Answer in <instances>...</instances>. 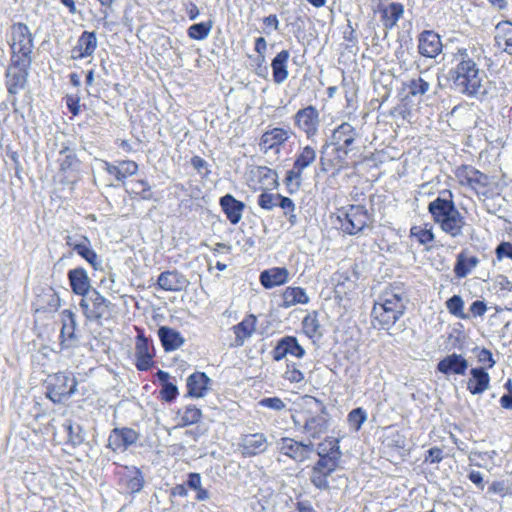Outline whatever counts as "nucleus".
I'll use <instances>...</instances> for the list:
<instances>
[{"instance_id": "1", "label": "nucleus", "mask_w": 512, "mask_h": 512, "mask_svg": "<svg viewBox=\"0 0 512 512\" xmlns=\"http://www.w3.org/2000/svg\"><path fill=\"white\" fill-rule=\"evenodd\" d=\"M455 68L451 71L455 89L470 97L484 94L483 82L486 73L479 68L473 55L467 49H458L454 55Z\"/></svg>"}, {"instance_id": "2", "label": "nucleus", "mask_w": 512, "mask_h": 512, "mask_svg": "<svg viewBox=\"0 0 512 512\" xmlns=\"http://www.w3.org/2000/svg\"><path fill=\"white\" fill-rule=\"evenodd\" d=\"M428 211L441 230L452 237L462 235L465 218L456 208L450 191H443L440 196L429 203Z\"/></svg>"}, {"instance_id": "3", "label": "nucleus", "mask_w": 512, "mask_h": 512, "mask_svg": "<svg viewBox=\"0 0 512 512\" xmlns=\"http://www.w3.org/2000/svg\"><path fill=\"white\" fill-rule=\"evenodd\" d=\"M304 404L306 411L293 417L294 424L301 427L309 439H318L328 428L326 408L321 401L312 396H306Z\"/></svg>"}, {"instance_id": "4", "label": "nucleus", "mask_w": 512, "mask_h": 512, "mask_svg": "<svg viewBox=\"0 0 512 512\" xmlns=\"http://www.w3.org/2000/svg\"><path fill=\"white\" fill-rule=\"evenodd\" d=\"M404 310L402 296L394 290H386L373 306L372 323L374 327L389 329L403 315Z\"/></svg>"}, {"instance_id": "5", "label": "nucleus", "mask_w": 512, "mask_h": 512, "mask_svg": "<svg viewBox=\"0 0 512 512\" xmlns=\"http://www.w3.org/2000/svg\"><path fill=\"white\" fill-rule=\"evenodd\" d=\"M8 43L11 49V61L16 65L31 66L34 44L32 34L25 24L17 23L11 27Z\"/></svg>"}, {"instance_id": "6", "label": "nucleus", "mask_w": 512, "mask_h": 512, "mask_svg": "<svg viewBox=\"0 0 512 512\" xmlns=\"http://www.w3.org/2000/svg\"><path fill=\"white\" fill-rule=\"evenodd\" d=\"M336 219L345 233L354 235L368 226L370 215L363 206L350 205L339 209Z\"/></svg>"}, {"instance_id": "7", "label": "nucleus", "mask_w": 512, "mask_h": 512, "mask_svg": "<svg viewBox=\"0 0 512 512\" xmlns=\"http://www.w3.org/2000/svg\"><path fill=\"white\" fill-rule=\"evenodd\" d=\"M77 380L66 373H56L49 378L46 396L54 403H61L76 392Z\"/></svg>"}, {"instance_id": "8", "label": "nucleus", "mask_w": 512, "mask_h": 512, "mask_svg": "<svg viewBox=\"0 0 512 512\" xmlns=\"http://www.w3.org/2000/svg\"><path fill=\"white\" fill-rule=\"evenodd\" d=\"M111 302L103 297L97 290L92 289L80 301L83 314L90 321H99L109 311Z\"/></svg>"}, {"instance_id": "9", "label": "nucleus", "mask_w": 512, "mask_h": 512, "mask_svg": "<svg viewBox=\"0 0 512 512\" xmlns=\"http://www.w3.org/2000/svg\"><path fill=\"white\" fill-rule=\"evenodd\" d=\"M66 245L85 259L93 268L98 269L101 265L98 255L93 250L91 241L85 235L68 234L65 236Z\"/></svg>"}, {"instance_id": "10", "label": "nucleus", "mask_w": 512, "mask_h": 512, "mask_svg": "<svg viewBox=\"0 0 512 512\" xmlns=\"http://www.w3.org/2000/svg\"><path fill=\"white\" fill-rule=\"evenodd\" d=\"M268 449V439L263 433H248L241 435L238 450L245 458L263 454Z\"/></svg>"}, {"instance_id": "11", "label": "nucleus", "mask_w": 512, "mask_h": 512, "mask_svg": "<svg viewBox=\"0 0 512 512\" xmlns=\"http://www.w3.org/2000/svg\"><path fill=\"white\" fill-rule=\"evenodd\" d=\"M62 327L60 332V351H69L77 346L76 316L71 310H64L61 313Z\"/></svg>"}, {"instance_id": "12", "label": "nucleus", "mask_w": 512, "mask_h": 512, "mask_svg": "<svg viewBox=\"0 0 512 512\" xmlns=\"http://www.w3.org/2000/svg\"><path fill=\"white\" fill-rule=\"evenodd\" d=\"M279 450L282 454L303 462L314 452V445L311 440L307 443L297 442L292 438H282L279 443Z\"/></svg>"}, {"instance_id": "13", "label": "nucleus", "mask_w": 512, "mask_h": 512, "mask_svg": "<svg viewBox=\"0 0 512 512\" xmlns=\"http://www.w3.org/2000/svg\"><path fill=\"white\" fill-rule=\"evenodd\" d=\"M338 464L331 458L319 459L313 466L310 480L319 489L329 487L328 477L336 470Z\"/></svg>"}, {"instance_id": "14", "label": "nucleus", "mask_w": 512, "mask_h": 512, "mask_svg": "<svg viewBox=\"0 0 512 512\" xmlns=\"http://www.w3.org/2000/svg\"><path fill=\"white\" fill-rule=\"evenodd\" d=\"M250 182L255 190H271L277 185V174L265 166H257L250 170Z\"/></svg>"}, {"instance_id": "15", "label": "nucleus", "mask_w": 512, "mask_h": 512, "mask_svg": "<svg viewBox=\"0 0 512 512\" xmlns=\"http://www.w3.org/2000/svg\"><path fill=\"white\" fill-rule=\"evenodd\" d=\"M469 367L468 361L461 355L452 353L441 359L437 370L444 375H465Z\"/></svg>"}, {"instance_id": "16", "label": "nucleus", "mask_w": 512, "mask_h": 512, "mask_svg": "<svg viewBox=\"0 0 512 512\" xmlns=\"http://www.w3.org/2000/svg\"><path fill=\"white\" fill-rule=\"evenodd\" d=\"M153 356V349L148 339L143 334H139L135 343V365L137 369L140 371L148 370L152 366Z\"/></svg>"}, {"instance_id": "17", "label": "nucleus", "mask_w": 512, "mask_h": 512, "mask_svg": "<svg viewBox=\"0 0 512 512\" xmlns=\"http://www.w3.org/2000/svg\"><path fill=\"white\" fill-rule=\"evenodd\" d=\"M357 136L358 133L355 128L351 124L345 122L333 131L332 144L337 146L338 150L347 154Z\"/></svg>"}, {"instance_id": "18", "label": "nucleus", "mask_w": 512, "mask_h": 512, "mask_svg": "<svg viewBox=\"0 0 512 512\" xmlns=\"http://www.w3.org/2000/svg\"><path fill=\"white\" fill-rule=\"evenodd\" d=\"M295 122L308 137L313 136L316 134L319 124L318 111L313 106L301 109L296 113Z\"/></svg>"}, {"instance_id": "19", "label": "nucleus", "mask_w": 512, "mask_h": 512, "mask_svg": "<svg viewBox=\"0 0 512 512\" xmlns=\"http://www.w3.org/2000/svg\"><path fill=\"white\" fill-rule=\"evenodd\" d=\"M98 46L96 34L84 31L72 49L71 57L75 60L87 58L93 55Z\"/></svg>"}, {"instance_id": "20", "label": "nucleus", "mask_w": 512, "mask_h": 512, "mask_svg": "<svg viewBox=\"0 0 512 512\" xmlns=\"http://www.w3.org/2000/svg\"><path fill=\"white\" fill-rule=\"evenodd\" d=\"M138 440V434L136 431L130 428L114 429L109 438L108 446L114 450H125L127 447L136 443Z\"/></svg>"}, {"instance_id": "21", "label": "nucleus", "mask_w": 512, "mask_h": 512, "mask_svg": "<svg viewBox=\"0 0 512 512\" xmlns=\"http://www.w3.org/2000/svg\"><path fill=\"white\" fill-rule=\"evenodd\" d=\"M418 49L419 53L425 57H436L442 49L439 35L433 31H424L419 37Z\"/></svg>"}, {"instance_id": "22", "label": "nucleus", "mask_w": 512, "mask_h": 512, "mask_svg": "<svg viewBox=\"0 0 512 512\" xmlns=\"http://www.w3.org/2000/svg\"><path fill=\"white\" fill-rule=\"evenodd\" d=\"M288 354L297 358H302L305 354V350L294 337H285L280 340L273 351V358L276 361H280Z\"/></svg>"}, {"instance_id": "23", "label": "nucleus", "mask_w": 512, "mask_h": 512, "mask_svg": "<svg viewBox=\"0 0 512 512\" xmlns=\"http://www.w3.org/2000/svg\"><path fill=\"white\" fill-rule=\"evenodd\" d=\"M490 387V376L484 368H472L467 380V390L473 395H479Z\"/></svg>"}, {"instance_id": "24", "label": "nucleus", "mask_w": 512, "mask_h": 512, "mask_svg": "<svg viewBox=\"0 0 512 512\" xmlns=\"http://www.w3.org/2000/svg\"><path fill=\"white\" fill-rule=\"evenodd\" d=\"M68 280L72 291L80 296H86L92 289L90 279L84 268L78 267L68 272Z\"/></svg>"}, {"instance_id": "25", "label": "nucleus", "mask_w": 512, "mask_h": 512, "mask_svg": "<svg viewBox=\"0 0 512 512\" xmlns=\"http://www.w3.org/2000/svg\"><path fill=\"white\" fill-rule=\"evenodd\" d=\"M30 66L16 65L11 61L8 69V91L12 94L17 93L20 89L24 88L27 82L28 70Z\"/></svg>"}, {"instance_id": "26", "label": "nucleus", "mask_w": 512, "mask_h": 512, "mask_svg": "<svg viewBox=\"0 0 512 512\" xmlns=\"http://www.w3.org/2000/svg\"><path fill=\"white\" fill-rule=\"evenodd\" d=\"M188 280L177 271H166L159 275L157 284L165 291H180L187 287Z\"/></svg>"}, {"instance_id": "27", "label": "nucleus", "mask_w": 512, "mask_h": 512, "mask_svg": "<svg viewBox=\"0 0 512 512\" xmlns=\"http://www.w3.org/2000/svg\"><path fill=\"white\" fill-rule=\"evenodd\" d=\"M289 271L284 267H273L260 274V282L266 289L280 286L288 282Z\"/></svg>"}, {"instance_id": "28", "label": "nucleus", "mask_w": 512, "mask_h": 512, "mask_svg": "<svg viewBox=\"0 0 512 512\" xmlns=\"http://www.w3.org/2000/svg\"><path fill=\"white\" fill-rule=\"evenodd\" d=\"M290 135V130L283 128H273L268 130L261 137V149L266 152L269 149L277 148L284 144L290 138Z\"/></svg>"}, {"instance_id": "29", "label": "nucleus", "mask_w": 512, "mask_h": 512, "mask_svg": "<svg viewBox=\"0 0 512 512\" xmlns=\"http://www.w3.org/2000/svg\"><path fill=\"white\" fill-rule=\"evenodd\" d=\"M220 205L226 217L232 224H237L242 218V213L245 208L243 202L236 200L232 195L226 194L221 197Z\"/></svg>"}, {"instance_id": "30", "label": "nucleus", "mask_w": 512, "mask_h": 512, "mask_svg": "<svg viewBox=\"0 0 512 512\" xmlns=\"http://www.w3.org/2000/svg\"><path fill=\"white\" fill-rule=\"evenodd\" d=\"M256 330V317L249 315L245 317L240 323L233 327L235 340L232 343L235 347H240L244 344L245 340L250 338Z\"/></svg>"}, {"instance_id": "31", "label": "nucleus", "mask_w": 512, "mask_h": 512, "mask_svg": "<svg viewBox=\"0 0 512 512\" xmlns=\"http://www.w3.org/2000/svg\"><path fill=\"white\" fill-rule=\"evenodd\" d=\"M479 264L477 256L472 255L468 250H463L457 255L454 266V273L457 278H464L470 274Z\"/></svg>"}, {"instance_id": "32", "label": "nucleus", "mask_w": 512, "mask_h": 512, "mask_svg": "<svg viewBox=\"0 0 512 512\" xmlns=\"http://www.w3.org/2000/svg\"><path fill=\"white\" fill-rule=\"evenodd\" d=\"M210 383L209 377L202 372H196L190 375L187 379L188 395L191 397H203Z\"/></svg>"}, {"instance_id": "33", "label": "nucleus", "mask_w": 512, "mask_h": 512, "mask_svg": "<svg viewBox=\"0 0 512 512\" xmlns=\"http://www.w3.org/2000/svg\"><path fill=\"white\" fill-rule=\"evenodd\" d=\"M378 9L381 12V21L386 29H392L404 13V7L400 3L378 6Z\"/></svg>"}, {"instance_id": "34", "label": "nucleus", "mask_w": 512, "mask_h": 512, "mask_svg": "<svg viewBox=\"0 0 512 512\" xmlns=\"http://www.w3.org/2000/svg\"><path fill=\"white\" fill-rule=\"evenodd\" d=\"M290 53L288 50H282L272 60L271 67L273 72V80L277 84L283 83L288 78V60Z\"/></svg>"}, {"instance_id": "35", "label": "nucleus", "mask_w": 512, "mask_h": 512, "mask_svg": "<svg viewBox=\"0 0 512 512\" xmlns=\"http://www.w3.org/2000/svg\"><path fill=\"white\" fill-rule=\"evenodd\" d=\"M495 39L498 47L512 55V22H499L496 25Z\"/></svg>"}, {"instance_id": "36", "label": "nucleus", "mask_w": 512, "mask_h": 512, "mask_svg": "<svg viewBox=\"0 0 512 512\" xmlns=\"http://www.w3.org/2000/svg\"><path fill=\"white\" fill-rule=\"evenodd\" d=\"M317 454L319 459L331 458L332 460H335L336 464H338L341 456L339 441L333 437L326 438L318 444Z\"/></svg>"}, {"instance_id": "37", "label": "nucleus", "mask_w": 512, "mask_h": 512, "mask_svg": "<svg viewBox=\"0 0 512 512\" xmlns=\"http://www.w3.org/2000/svg\"><path fill=\"white\" fill-rule=\"evenodd\" d=\"M283 302L281 304L284 308H289L296 304H307L309 297L305 290L300 287H287L282 294Z\"/></svg>"}, {"instance_id": "38", "label": "nucleus", "mask_w": 512, "mask_h": 512, "mask_svg": "<svg viewBox=\"0 0 512 512\" xmlns=\"http://www.w3.org/2000/svg\"><path fill=\"white\" fill-rule=\"evenodd\" d=\"M158 335L163 347L167 351L175 350L184 343V339L180 333L169 327H161L158 331Z\"/></svg>"}, {"instance_id": "39", "label": "nucleus", "mask_w": 512, "mask_h": 512, "mask_svg": "<svg viewBox=\"0 0 512 512\" xmlns=\"http://www.w3.org/2000/svg\"><path fill=\"white\" fill-rule=\"evenodd\" d=\"M180 421L179 426L185 427L192 424H196L202 417V412L194 405H187L182 411H179Z\"/></svg>"}, {"instance_id": "40", "label": "nucleus", "mask_w": 512, "mask_h": 512, "mask_svg": "<svg viewBox=\"0 0 512 512\" xmlns=\"http://www.w3.org/2000/svg\"><path fill=\"white\" fill-rule=\"evenodd\" d=\"M316 159V151L310 146L303 148L299 156L295 160V173L302 172L305 168L310 166Z\"/></svg>"}, {"instance_id": "41", "label": "nucleus", "mask_w": 512, "mask_h": 512, "mask_svg": "<svg viewBox=\"0 0 512 512\" xmlns=\"http://www.w3.org/2000/svg\"><path fill=\"white\" fill-rule=\"evenodd\" d=\"M212 27V21L193 24L188 28L187 34L191 39L204 40L209 36Z\"/></svg>"}, {"instance_id": "42", "label": "nucleus", "mask_w": 512, "mask_h": 512, "mask_svg": "<svg viewBox=\"0 0 512 512\" xmlns=\"http://www.w3.org/2000/svg\"><path fill=\"white\" fill-rule=\"evenodd\" d=\"M58 162L60 170L63 172L74 171L78 166V159L76 158V155L67 148L60 152Z\"/></svg>"}, {"instance_id": "43", "label": "nucleus", "mask_w": 512, "mask_h": 512, "mask_svg": "<svg viewBox=\"0 0 512 512\" xmlns=\"http://www.w3.org/2000/svg\"><path fill=\"white\" fill-rule=\"evenodd\" d=\"M187 485L197 492L196 499L198 501H205L210 498L208 490L202 487L201 476L198 473L189 474Z\"/></svg>"}, {"instance_id": "44", "label": "nucleus", "mask_w": 512, "mask_h": 512, "mask_svg": "<svg viewBox=\"0 0 512 512\" xmlns=\"http://www.w3.org/2000/svg\"><path fill=\"white\" fill-rule=\"evenodd\" d=\"M302 326H303L304 333L308 337L313 338V337H316V336H318V337L321 336L320 324H319V321L317 319V314L316 313L308 314L303 319Z\"/></svg>"}, {"instance_id": "45", "label": "nucleus", "mask_w": 512, "mask_h": 512, "mask_svg": "<svg viewBox=\"0 0 512 512\" xmlns=\"http://www.w3.org/2000/svg\"><path fill=\"white\" fill-rule=\"evenodd\" d=\"M446 308L450 314L460 319H467L464 312V301L459 295H454L446 301Z\"/></svg>"}, {"instance_id": "46", "label": "nucleus", "mask_w": 512, "mask_h": 512, "mask_svg": "<svg viewBox=\"0 0 512 512\" xmlns=\"http://www.w3.org/2000/svg\"><path fill=\"white\" fill-rule=\"evenodd\" d=\"M333 279L337 281L335 285V294L339 298L345 297L347 295V290L351 291L354 289V282L342 273L335 274Z\"/></svg>"}, {"instance_id": "47", "label": "nucleus", "mask_w": 512, "mask_h": 512, "mask_svg": "<svg viewBox=\"0 0 512 512\" xmlns=\"http://www.w3.org/2000/svg\"><path fill=\"white\" fill-rule=\"evenodd\" d=\"M411 237L415 238L420 244H428L433 241L434 234L431 228L425 226H413L410 230Z\"/></svg>"}, {"instance_id": "48", "label": "nucleus", "mask_w": 512, "mask_h": 512, "mask_svg": "<svg viewBox=\"0 0 512 512\" xmlns=\"http://www.w3.org/2000/svg\"><path fill=\"white\" fill-rule=\"evenodd\" d=\"M408 88L412 96L424 95L430 89V82L424 77L419 76L410 80Z\"/></svg>"}, {"instance_id": "49", "label": "nucleus", "mask_w": 512, "mask_h": 512, "mask_svg": "<svg viewBox=\"0 0 512 512\" xmlns=\"http://www.w3.org/2000/svg\"><path fill=\"white\" fill-rule=\"evenodd\" d=\"M263 192L258 197V205L265 210H272L277 207L279 194L271 193L270 190H262Z\"/></svg>"}, {"instance_id": "50", "label": "nucleus", "mask_w": 512, "mask_h": 512, "mask_svg": "<svg viewBox=\"0 0 512 512\" xmlns=\"http://www.w3.org/2000/svg\"><path fill=\"white\" fill-rule=\"evenodd\" d=\"M488 494L505 497L512 495L511 485L507 481H494L488 487Z\"/></svg>"}, {"instance_id": "51", "label": "nucleus", "mask_w": 512, "mask_h": 512, "mask_svg": "<svg viewBox=\"0 0 512 512\" xmlns=\"http://www.w3.org/2000/svg\"><path fill=\"white\" fill-rule=\"evenodd\" d=\"M366 419L367 414L362 408L353 409L348 414V422L350 426L354 428L355 431H358L361 428L362 424L366 421Z\"/></svg>"}, {"instance_id": "52", "label": "nucleus", "mask_w": 512, "mask_h": 512, "mask_svg": "<svg viewBox=\"0 0 512 512\" xmlns=\"http://www.w3.org/2000/svg\"><path fill=\"white\" fill-rule=\"evenodd\" d=\"M119 171L121 172L119 181H124L127 177L137 173L138 165L136 162L131 160L120 161L118 163Z\"/></svg>"}, {"instance_id": "53", "label": "nucleus", "mask_w": 512, "mask_h": 512, "mask_svg": "<svg viewBox=\"0 0 512 512\" xmlns=\"http://www.w3.org/2000/svg\"><path fill=\"white\" fill-rule=\"evenodd\" d=\"M130 191L134 194L140 195L142 199L148 200L151 198L150 186L144 180L132 182L130 185Z\"/></svg>"}, {"instance_id": "54", "label": "nucleus", "mask_w": 512, "mask_h": 512, "mask_svg": "<svg viewBox=\"0 0 512 512\" xmlns=\"http://www.w3.org/2000/svg\"><path fill=\"white\" fill-rule=\"evenodd\" d=\"M284 379L290 383H300L304 380V374L295 364L287 365V369L283 375Z\"/></svg>"}, {"instance_id": "55", "label": "nucleus", "mask_w": 512, "mask_h": 512, "mask_svg": "<svg viewBox=\"0 0 512 512\" xmlns=\"http://www.w3.org/2000/svg\"><path fill=\"white\" fill-rule=\"evenodd\" d=\"M143 485V477L138 471H136L135 475L128 479L126 482V487L131 493L139 492L143 488Z\"/></svg>"}, {"instance_id": "56", "label": "nucleus", "mask_w": 512, "mask_h": 512, "mask_svg": "<svg viewBox=\"0 0 512 512\" xmlns=\"http://www.w3.org/2000/svg\"><path fill=\"white\" fill-rule=\"evenodd\" d=\"M386 440L388 446L396 448H404L406 442L405 437L397 431L391 432V434L386 437Z\"/></svg>"}, {"instance_id": "57", "label": "nucleus", "mask_w": 512, "mask_h": 512, "mask_svg": "<svg viewBox=\"0 0 512 512\" xmlns=\"http://www.w3.org/2000/svg\"><path fill=\"white\" fill-rule=\"evenodd\" d=\"M260 405L276 411L283 410L286 406L285 403L278 397L264 398L260 401Z\"/></svg>"}, {"instance_id": "58", "label": "nucleus", "mask_w": 512, "mask_h": 512, "mask_svg": "<svg viewBox=\"0 0 512 512\" xmlns=\"http://www.w3.org/2000/svg\"><path fill=\"white\" fill-rule=\"evenodd\" d=\"M178 394L177 387L172 383H164L161 390V397L165 401L173 400Z\"/></svg>"}, {"instance_id": "59", "label": "nucleus", "mask_w": 512, "mask_h": 512, "mask_svg": "<svg viewBox=\"0 0 512 512\" xmlns=\"http://www.w3.org/2000/svg\"><path fill=\"white\" fill-rule=\"evenodd\" d=\"M496 255L499 260L509 258L512 260V243L503 242L496 248Z\"/></svg>"}, {"instance_id": "60", "label": "nucleus", "mask_w": 512, "mask_h": 512, "mask_svg": "<svg viewBox=\"0 0 512 512\" xmlns=\"http://www.w3.org/2000/svg\"><path fill=\"white\" fill-rule=\"evenodd\" d=\"M277 206L283 209L285 215H288L294 212L295 210L294 202L290 198L282 196L280 194Z\"/></svg>"}, {"instance_id": "61", "label": "nucleus", "mask_w": 512, "mask_h": 512, "mask_svg": "<svg viewBox=\"0 0 512 512\" xmlns=\"http://www.w3.org/2000/svg\"><path fill=\"white\" fill-rule=\"evenodd\" d=\"M477 358L480 363H487L488 368H492L496 363L495 360L493 359L492 353L485 348L479 351V353L477 354Z\"/></svg>"}, {"instance_id": "62", "label": "nucleus", "mask_w": 512, "mask_h": 512, "mask_svg": "<svg viewBox=\"0 0 512 512\" xmlns=\"http://www.w3.org/2000/svg\"><path fill=\"white\" fill-rule=\"evenodd\" d=\"M486 310V304L480 300L474 301L470 306V311L474 316H483Z\"/></svg>"}, {"instance_id": "63", "label": "nucleus", "mask_w": 512, "mask_h": 512, "mask_svg": "<svg viewBox=\"0 0 512 512\" xmlns=\"http://www.w3.org/2000/svg\"><path fill=\"white\" fill-rule=\"evenodd\" d=\"M430 463H438L442 460V450L439 448H431L428 451V457L425 459Z\"/></svg>"}, {"instance_id": "64", "label": "nucleus", "mask_w": 512, "mask_h": 512, "mask_svg": "<svg viewBox=\"0 0 512 512\" xmlns=\"http://www.w3.org/2000/svg\"><path fill=\"white\" fill-rule=\"evenodd\" d=\"M469 480L477 485L479 488L484 489L483 477L482 474L478 471H470L468 474Z\"/></svg>"}]
</instances>
